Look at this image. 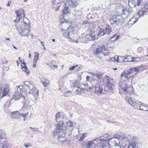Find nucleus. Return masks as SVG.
<instances>
[{
    "instance_id": "1",
    "label": "nucleus",
    "mask_w": 148,
    "mask_h": 148,
    "mask_svg": "<svg viewBox=\"0 0 148 148\" xmlns=\"http://www.w3.org/2000/svg\"><path fill=\"white\" fill-rule=\"evenodd\" d=\"M137 68H131L124 71L122 73L121 77L122 80L120 81L119 83V92L122 95L123 97L126 100L128 104L130 105L134 108L139 109L141 103L138 101H135V99L131 97L128 98V95L133 92V88L131 86H127L124 81H127L130 78L133 77L138 71Z\"/></svg>"
},
{
    "instance_id": "2",
    "label": "nucleus",
    "mask_w": 148,
    "mask_h": 148,
    "mask_svg": "<svg viewBox=\"0 0 148 148\" xmlns=\"http://www.w3.org/2000/svg\"><path fill=\"white\" fill-rule=\"evenodd\" d=\"M83 27L85 26L87 29H88V33L86 36V38L89 40H95V27L96 26L93 23H90L86 20H85L82 23Z\"/></svg>"
},
{
    "instance_id": "3",
    "label": "nucleus",
    "mask_w": 148,
    "mask_h": 148,
    "mask_svg": "<svg viewBox=\"0 0 148 148\" xmlns=\"http://www.w3.org/2000/svg\"><path fill=\"white\" fill-rule=\"evenodd\" d=\"M75 30V27L72 26H70L65 32L63 33V36L71 42L77 43L78 36L77 34L74 33Z\"/></svg>"
},
{
    "instance_id": "4",
    "label": "nucleus",
    "mask_w": 148,
    "mask_h": 148,
    "mask_svg": "<svg viewBox=\"0 0 148 148\" xmlns=\"http://www.w3.org/2000/svg\"><path fill=\"white\" fill-rule=\"evenodd\" d=\"M23 24L21 26L17 27V30L19 31L20 34L21 32L22 36L28 37L30 33V22L28 19H23Z\"/></svg>"
},
{
    "instance_id": "5",
    "label": "nucleus",
    "mask_w": 148,
    "mask_h": 148,
    "mask_svg": "<svg viewBox=\"0 0 148 148\" xmlns=\"http://www.w3.org/2000/svg\"><path fill=\"white\" fill-rule=\"evenodd\" d=\"M56 130L60 131L58 134V136L59 138L58 139L59 141L60 142L64 141V140H61L60 138H64L65 136L66 130V127L65 125L62 121H59L56 125Z\"/></svg>"
},
{
    "instance_id": "6",
    "label": "nucleus",
    "mask_w": 148,
    "mask_h": 148,
    "mask_svg": "<svg viewBox=\"0 0 148 148\" xmlns=\"http://www.w3.org/2000/svg\"><path fill=\"white\" fill-rule=\"evenodd\" d=\"M65 7L64 8L63 13L64 14H66L69 12V8H75L78 5V3L75 1L67 0L64 3Z\"/></svg>"
},
{
    "instance_id": "7",
    "label": "nucleus",
    "mask_w": 148,
    "mask_h": 148,
    "mask_svg": "<svg viewBox=\"0 0 148 148\" xmlns=\"http://www.w3.org/2000/svg\"><path fill=\"white\" fill-rule=\"evenodd\" d=\"M105 81L106 82V86L104 88L105 91L108 92L112 91L113 89L112 87L113 85V79L106 76Z\"/></svg>"
},
{
    "instance_id": "8",
    "label": "nucleus",
    "mask_w": 148,
    "mask_h": 148,
    "mask_svg": "<svg viewBox=\"0 0 148 148\" xmlns=\"http://www.w3.org/2000/svg\"><path fill=\"white\" fill-rule=\"evenodd\" d=\"M99 137V139L98 140L101 142L99 143L98 146L101 147L102 148H104L105 147L108 146L109 145V142L112 139V138H109L108 139H105V138L102 135Z\"/></svg>"
},
{
    "instance_id": "9",
    "label": "nucleus",
    "mask_w": 148,
    "mask_h": 148,
    "mask_svg": "<svg viewBox=\"0 0 148 148\" xmlns=\"http://www.w3.org/2000/svg\"><path fill=\"white\" fill-rule=\"evenodd\" d=\"M101 82H97L95 87V93L99 95H101L102 94H105L106 91H103V88L101 86Z\"/></svg>"
},
{
    "instance_id": "10",
    "label": "nucleus",
    "mask_w": 148,
    "mask_h": 148,
    "mask_svg": "<svg viewBox=\"0 0 148 148\" xmlns=\"http://www.w3.org/2000/svg\"><path fill=\"white\" fill-rule=\"evenodd\" d=\"M99 139V137H97L92 140L89 141L86 144V148H101L98 145L97 146L94 142V141L98 142Z\"/></svg>"
},
{
    "instance_id": "11",
    "label": "nucleus",
    "mask_w": 148,
    "mask_h": 148,
    "mask_svg": "<svg viewBox=\"0 0 148 148\" xmlns=\"http://www.w3.org/2000/svg\"><path fill=\"white\" fill-rule=\"evenodd\" d=\"M52 8L54 11H58L59 7L61 5V0H51Z\"/></svg>"
},
{
    "instance_id": "12",
    "label": "nucleus",
    "mask_w": 148,
    "mask_h": 148,
    "mask_svg": "<svg viewBox=\"0 0 148 148\" xmlns=\"http://www.w3.org/2000/svg\"><path fill=\"white\" fill-rule=\"evenodd\" d=\"M113 138H115L117 139V140H119L121 139V140H124V139H127L128 142H130L129 138H128V137H127L124 134H119L118 133L115 134L114 135V136L111 138L112 139Z\"/></svg>"
},
{
    "instance_id": "13",
    "label": "nucleus",
    "mask_w": 148,
    "mask_h": 148,
    "mask_svg": "<svg viewBox=\"0 0 148 148\" xmlns=\"http://www.w3.org/2000/svg\"><path fill=\"white\" fill-rule=\"evenodd\" d=\"M16 14L17 18H27L25 17L24 10L21 9L18 11H16Z\"/></svg>"
},
{
    "instance_id": "14",
    "label": "nucleus",
    "mask_w": 148,
    "mask_h": 148,
    "mask_svg": "<svg viewBox=\"0 0 148 148\" xmlns=\"http://www.w3.org/2000/svg\"><path fill=\"white\" fill-rule=\"evenodd\" d=\"M12 97L13 99L16 100H18L21 98L23 99L24 100L25 99L24 96L22 95L21 92L20 93L18 92H15L13 95Z\"/></svg>"
},
{
    "instance_id": "15",
    "label": "nucleus",
    "mask_w": 148,
    "mask_h": 148,
    "mask_svg": "<svg viewBox=\"0 0 148 148\" xmlns=\"http://www.w3.org/2000/svg\"><path fill=\"white\" fill-rule=\"evenodd\" d=\"M130 58L131 56H127V57L124 58L123 61L124 62H138L140 61V58L139 57H136V58H132L131 60H127L126 61H125L126 59H127L128 58Z\"/></svg>"
},
{
    "instance_id": "16",
    "label": "nucleus",
    "mask_w": 148,
    "mask_h": 148,
    "mask_svg": "<svg viewBox=\"0 0 148 148\" xmlns=\"http://www.w3.org/2000/svg\"><path fill=\"white\" fill-rule=\"evenodd\" d=\"M39 54L38 53L36 52L34 53V56L33 60V67H35L36 66L37 62L39 60Z\"/></svg>"
},
{
    "instance_id": "17",
    "label": "nucleus",
    "mask_w": 148,
    "mask_h": 148,
    "mask_svg": "<svg viewBox=\"0 0 148 148\" xmlns=\"http://www.w3.org/2000/svg\"><path fill=\"white\" fill-rule=\"evenodd\" d=\"M145 14V12L144 11H139L134 16L135 18H139L145 16H146L147 14Z\"/></svg>"
},
{
    "instance_id": "18",
    "label": "nucleus",
    "mask_w": 148,
    "mask_h": 148,
    "mask_svg": "<svg viewBox=\"0 0 148 148\" xmlns=\"http://www.w3.org/2000/svg\"><path fill=\"white\" fill-rule=\"evenodd\" d=\"M23 66L22 65H21V69H22L23 71L25 72L27 74H29V71L26 66V63L25 62H23Z\"/></svg>"
},
{
    "instance_id": "19",
    "label": "nucleus",
    "mask_w": 148,
    "mask_h": 148,
    "mask_svg": "<svg viewBox=\"0 0 148 148\" xmlns=\"http://www.w3.org/2000/svg\"><path fill=\"white\" fill-rule=\"evenodd\" d=\"M63 118V115L62 113L61 112H58L56 114V121L58 120H62Z\"/></svg>"
},
{
    "instance_id": "20",
    "label": "nucleus",
    "mask_w": 148,
    "mask_h": 148,
    "mask_svg": "<svg viewBox=\"0 0 148 148\" xmlns=\"http://www.w3.org/2000/svg\"><path fill=\"white\" fill-rule=\"evenodd\" d=\"M103 51V50H101V46H98L97 48L94 51V53L95 55H97L100 54Z\"/></svg>"
},
{
    "instance_id": "21",
    "label": "nucleus",
    "mask_w": 148,
    "mask_h": 148,
    "mask_svg": "<svg viewBox=\"0 0 148 148\" xmlns=\"http://www.w3.org/2000/svg\"><path fill=\"white\" fill-rule=\"evenodd\" d=\"M15 111H14L12 112V114L11 115V117L12 119H19L20 118V115H19L18 114H16V113H14V112H16Z\"/></svg>"
},
{
    "instance_id": "22",
    "label": "nucleus",
    "mask_w": 148,
    "mask_h": 148,
    "mask_svg": "<svg viewBox=\"0 0 148 148\" xmlns=\"http://www.w3.org/2000/svg\"><path fill=\"white\" fill-rule=\"evenodd\" d=\"M16 89L17 91L19 93L20 92H23L24 90V87L22 85L17 86H16Z\"/></svg>"
},
{
    "instance_id": "23",
    "label": "nucleus",
    "mask_w": 148,
    "mask_h": 148,
    "mask_svg": "<svg viewBox=\"0 0 148 148\" xmlns=\"http://www.w3.org/2000/svg\"><path fill=\"white\" fill-rule=\"evenodd\" d=\"M91 74L95 78H96L97 79H99L102 76V74L100 73H91Z\"/></svg>"
},
{
    "instance_id": "24",
    "label": "nucleus",
    "mask_w": 148,
    "mask_h": 148,
    "mask_svg": "<svg viewBox=\"0 0 148 148\" xmlns=\"http://www.w3.org/2000/svg\"><path fill=\"white\" fill-rule=\"evenodd\" d=\"M119 19H116V20H114V19H110V22L111 24L116 23L117 25L120 24H121L122 23H120V22L119 21Z\"/></svg>"
},
{
    "instance_id": "25",
    "label": "nucleus",
    "mask_w": 148,
    "mask_h": 148,
    "mask_svg": "<svg viewBox=\"0 0 148 148\" xmlns=\"http://www.w3.org/2000/svg\"><path fill=\"white\" fill-rule=\"evenodd\" d=\"M14 113H16V114H18L19 115H20V116H22L23 117H25L28 115L29 114L28 112H27L24 113H21L18 111H16V112H14Z\"/></svg>"
},
{
    "instance_id": "26",
    "label": "nucleus",
    "mask_w": 148,
    "mask_h": 148,
    "mask_svg": "<svg viewBox=\"0 0 148 148\" xmlns=\"http://www.w3.org/2000/svg\"><path fill=\"white\" fill-rule=\"evenodd\" d=\"M41 82L43 86L45 87L47 86L49 84V81L47 79H45V81H42Z\"/></svg>"
},
{
    "instance_id": "27",
    "label": "nucleus",
    "mask_w": 148,
    "mask_h": 148,
    "mask_svg": "<svg viewBox=\"0 0 148 148\" xmlns=\"http://www.w3.org/2000/svg\"><path fill=\"white\" fill-rule=\"evenodd\" d=\"M85 90L84 88H80L77 87V89L75 90V92L76 94H81L84 90Z\"/></svg>"
},
{
    "instance_id": "28",
    "label": "nucleus",
    "mask_w": 148,
    "mask_h": 148,
    "mask_svg": "<svg viewBox=\"0 0 148 148\" xmlns=\"http://www.w3.org/2000/svg\"><path fill=\"white\" fill-rule=\"evenodd\" d=\"M112 31V30L108 25L107 26V27L105 29V32L107 34H110Z\"/></svg>"
},
{
    "instance_id": "29",
    "label": "nucleus",
    "mask_w": 148,
    "mask_h": 148,
    "mask_svg": "<svg viewBox=\"0 0 148 148\" xmlns=\"http://www.w3.org/2000/svg\"><path fill=\"white\" fill-rule=\"evenodd\" d=\"M119 36H116V34L112 36V37H111L109 39V41L112 42H114L116 41L118 39V37Z\"/></svg>"
},
{
    "instance_id": "30",
    "label": "nucleus",
    "mask_w": 148,
    "mask_h": 148,
    "mask_svg": "<svg viewBox=\"0 0 148 148\" xmlns=\"http://www.w3.org/2000/svg\"><path fill=\"white\" fill-rule=\"evenodd\" d=\"M113 143L114 145L116 146H118L120 147H121V144L119 140H116L114 141Z\"/></svg>"
},
{
    "instance_id": "31",
    "label": "nucleus",
    "mask_w": 148,
    "mask_h": 148,
    "mask_svg": "<svg viewBox=\"0 0 148 148\" xmlns=\"http://www.w3.org/2000/svg\"><path fill=\"white\" fill-rule=\"evenodd\" d=\"M129 144L128 147V148H137L136 147L135 142H134L130 143L129 142Z\"/></svg>"
},
{
    "instance_id": "32",
    "label": "nucleus",
    "mask_w": 148,
    "mask_h": 148,
    "mask_svg": "<svg viewBox=\"0 0 148 148\" xmlns=\"http://www.w3.org/2000/svg\"><path fill=\"white\" fill-rule=\"evenodd\" d=\"M139 109L141 110L148 111V109H147V107L145 106L144 105H140L139 106Z\"/></svg>"
},
{
    "instance_id": "33",
    "label": "nucleus",
    "mask_w": 148,
    "mask_h": 148,
    "mask_svg": "<svg viewBox=\"0 0 148 148\" xmlns=\"http://www.w3.org/2000/svg\"><path fill=\"white\" fill-rule=\"evenodd\" d=\"M32 93L33 95L36 97H37L39 95V91L37 90L36 88L32 91Z\"/></svg>"
},
{
    "instance_id": "34",
    "label": "nucleus",
    "mask_w": 148,
    "mask_h": 148,
    "mask_svg": "<svg viewBox=\"0 0 148 148\" xmlns=\"http://www.w3.org/2000/svg\"><path fill=\"white\" fill-rule=\"evenodd\" d=\"M87 134L88 133H82L79 139V141H82L84 138L86 136Z\"/></svg>"
},
{
    "instance_id": "35",
    "label": "nucleus",
    "mask_w": 148,
    "mask_h": 148,
    "mask_svg": "<svg viewBox=\"0 0 148 148\" xmlns=\"http://www.w3.org/2000/svg\"><path fill=\"white\" fill-rule=\"evenodd\" d=\"M121 16L117 13H115L114 14L112 18H121Z\"/></svg>"
},
{
    "instance_id": "36",
    "label": "nucleus",
    "mask_w": 148,
    "mask_h": 148,
    "mask_svg": "<svg viewBox=\"0 0 148 148\" xmlns=\"http://www.w3.org/2000/svg\"><path fill=\"white\" fill-rule=\"evenodd\" d=\"M72 94V92L70 90L66 91L64 93V97H68Z\"/></svg>"
},
{
    "instance_id": "37",
    "label": "nucleus",
    "mask_w": 148,
    "mask_h": 148,
    "mask_svg": "<svg viewBox=\"0 0 148 148\" xmlns=\"http://www.w3.org/2000/svg\"><path fill=\"white\" fill-rule=\"evenodd\" d=\"M105 33V32L103 29H100L99 30L98 35L99 36H103Z\"/></svg>"
},
{
    "instance_id": "38",
    "label": "nucleus",
    "mask_w": 148,
    "mask_h": 148,
    "mask_svg": "<svg viewBox=\"0 0 148 148\" xmlns=\"http://www.w3.org/2000/svg\"><path fill=\"white\" fill-rule=\"evenodd\" d=\"M9 92V90L7 88H5L3 90V96H5Z\"/></svg>"
},
{
    "instance_id": "39",
    "label": "nucleus",
    "mask_w": 148,
    "mask_h": 148,
    "mask_svg": "<svg viewBox=\"0 0 148 148\" xmlns=\"http://www.w3.org/2000/svg\"><path fill=\"white\" fill-rule=\"evenodd\" d=\"M142 1V0H137V5L138 6H139L140 5V3ZM134 2V1H133V2H131V1H129V4L130 5V4L131 3H132L134 5V6L135 7V6L136 5V4H135L133 3Z\"/></svg>"
},
{
    "instance_id": "40",
    "label": "nucleus",
    "mask_w": 148,
    "mask_h": 148,
    "mask_svg": "<svg viewBox=\"0 0 148 148\" xmlns=\"http://www.w3.org/2000/svg\"><path fill=\"white\" fill-rule=\"evenodd\" d=\"M28 87L29 90L32 91H33V90H34L36 88L32 84H30Z\"/></svg>"
},
{
    "instance_id": "41",
    "label": "nucleus",
    "mask_w": 148,
    "mask_h": 148,
    "mask_svg": "<svg viewBox=\"0 0 148 148\" xmlns=\"http://www.w3.org/2000/svg\"><path fill=\"white\" fill-rule=\"evenodd\" d=\"M134 20V19H130L128 22V23L130 24H133L138 21V19H135V21Z\"/></svg>"
},
{
    "instance_id": "42",
    "label": "nucleus",
    "mask_w": 148,
    "mask_h": 148,
    "mask_svg": "<svg viewBox=\"0 0 148 148\" xmlns=\"http://www.w3.org/2000/svg\"><path fill=\"white\" fill-rule=\"evenodd\" d=\"M60 22L61 24H62L64 23H69L70 21H68L66 19H60Z\"/></svg>"
},
{
    "instance_id": "43",
    "label": "nucleus",
    "mask_w": 148,
    "mask_h": 148,
    "mask_svg": "<svg viewBox=\"0 0 148 148\" xmlns=\"http://www.w3.org/2000/svg\"><path fill=\"white\" fill-rule=\"evenodd\" d=\"M78 82L77 81H74L71 83L73 86L75 87H78Z\"/></svg>"
},
{
    "instance_id": "44",
    "label": "nucleus",
    "mask_w": 148,
    "mask_h": 148,
    "mask_svg": "<svg viewBox=\"0 0 148 148\" xmlns=\"http://www.w3.org/2000/svg\"><path fill=\"white\" fill-rule=\"evenodd\" d=\"M67 124L68 126L70 127H72L73 126V122L70 121H69L67 122Z\"/></svg>"
},
{
    "instance_id": "45",
    "label": "nucleus",
    "mask_w": 148,
    "mask_h": 148,
    "mask_svg": "<svg viewBox=\"0 0 148 148\" xmlns=\"http://www.w3.org/2000/svg\"><path fill=\"white\" fill-rule=\"evenodd\" d=\"M30 128L31 130L33 132L39 131V128H38L32 127H30Z\"/></svg>"
},
{
    "instance_id": "46",
    "label": "nucleus",
    "mask_w": 148,
    "mask_h": 148,
    "mask_svg": "<svg viewBox=\"0 0 148 148\" xmlns=\"http://www.w3.org/2000/svg\"><path fill=\"white\" fill-rule=\"evenodd\" d=\"M101 50H103V51H106L108 50V47L105 46V45H103L102 46H101Z\"/></svg>"
},
{
    "instance_id": "47",
    "label": "nucleus",
    "mask_w": 148,
    "mask_h": 148,
    "mask_svg": "<svg viewBox=\"0 0 148 148\" xmlns=\"http://www.w3.org/2000/svg\"><path fill=\"white\" fill-rule=\"evenodd\" d=\"M1 133L0 135H1V136H1V137H0V138H5V132H4V131L2 130V132L1 133Z\"/></svg>"
},
{
    "instance_id": "48",
    "label": "nucleus",
    "mask_w": 148,
    "mask_h": 148,
    "mask_svg": "<svg viewBox=\"0 0 148 148\" xmlns=\"http://www.w3.org/2000/svg\"><path fill=\"white\" fill-rule=\"evenodd\" d=\"M60 131L56 130V129L55 130H54V132L53 134V136H56L58 134L60 133Z\"/></svg>"
},
{
    "instance_id": "49",
    "label": "nucleus",
    "mask_w": 148,
    "mask_h": 148,
    "mask_svg": "<svg viewBox=\"0 0 148 148\" xmlns=\"http://www.w3.org/2000/svg\"><path fill=\"white\" fill-rule=\"evenodd\" d=\"M144 9L146 12L148 11V4H145L144 7Z\"/></svg>"
},
{
    "instance_id": "50",
    "label": "nucleus",
    "mask_w": 148,
    "mask_h": 148,
    "mask_svg": "<svg viewBox=\"0 0 148 148\" xmlns=\"http://www.w3.org/2000/svg\"><path fill=\"white\" fill-rule=\"evenodd\" d=\"M24 145L26 148L29 147H32V144L30 143H28L26 144H25Z\"/></svg>"
},
{
    "instance_id": "51",
    "label": "nucleus",
    "mask_w": 148,
    "mask_h": 148,
    "mask_svg": "<svg viewBox=\"0 0 148 148\" xmlns=\"http://www.w3.org/2000/svg\"><path fill=\"white\" fill-rule=\"evenodd\" d=\"M143 49L141 47H139L137 49V52L139 53H141L143 51Z\"/></svg>"
},
{
    "instance_id": "52",
    "label": "nucleus",
    "mask_w": 148,
    "mask_h": 148,
    "mask_svg": "<svg viewBox=\"0 0 148 148\" xmlns=\"http://www.w3.org/2000/svg\"><path fill=\"white\" fill-rule=\"evenodd\" d=\"M30 83L29 82L26 81L24 82V84L27 87H28L29 85L30 84Z\"/></svg>"
},
{
    "instance_id": "53",
    "label": "nucleus",
    "mask_w": 148,
    "mask_h": 148,
    "mask_svg": "<svg viewBox=\"0 0 148 148\" xmlns=\"http://www.w3.org/2000/svg\"><path fill=\"white\" fill-rule=\"evenodd\" d=\"M122 12L123 14L125 15V14L128 13V11L126 9H124L122 10Z\"/></svg>"
},
{
    "instance_id": "54",
    "label": "nucleus",
    "mask_w": 148,
    "mask_h": 148,
    "mask_svg": "<svg viewBox=\"0 0 148 148\" xmlns=\"http://www.w3.org/2000/svg\"><path fill=\"white\" fill-rule=\"evenodd\" d=\"M77 66V65H75V66H70L69 68V69L70 70H72L75 68Z\"/></svg>"
},
{
    "instance_id": "55",
    "label": "nucleus",
    "mask_w": 148,
    "mask_h": 148,
    "mask_svg": "<svg viewBox=\"0 0 148 148\" xmlns=\"http://www.w3.org/2000/svg\"><path fill=\"white\" fill-rule=\"evenodd\" d=\"M84 87H85L86 90H87V88H88V85L87 83H85L84 84Z\"/></svg>"
},
{
    "instance_id": "56",
    "label": "nucleus",
    "mask_w": 148,
    "mask_h": 148,
    "mask_svg": "<svg viewBox=\"0 0 148 148\" xmlns=\"http://www.w3.org/2000/svg\"><path fill=\"white\" fill-rule=\"evenodd\" d=\"M110 53V52L109 51H107L106 52H104L103 53V54L104 55V56H106L109 55Z\"/></svg>"
},
{
    "instance_id": "57",
    "label": "nucleus",
    "mask_w": 148,
    "mask_h": 148,
    "mask_svg": "<svg viewBox=\"0 0 148 148\" xmlns=\"http://www.w3.org/2000/svg\"><path fill=\"white\" fill-rule=\"evenodd\" d=\"M103 136L105 138V139H106V138L108 137L109 136V135L108 134H106Z\"/></svg>"
},
{
    "instance_id": "58",
    "label": "nucleus",
    "mask_w": 148,
    "mask_h": 148,
    "mask_svg": "<svg viewBox=\"0 0 148 148\" xmlns=\"http://www.w3.org/2000/svg\"><path fill=\"white\" fill-rule=\"evenodd\" d=\"M20 19H15V20H14V22H18V23L20 21Z\"/></svg>"
},
{
    "instance_id": "59",
    "label": "nucleus",
    "mask_w": 148,
    "mask_h": 148,
    "mask_svg": "<svg viewBox=\"0 0 148 148\" xmlns=\"http://www.w3.org/2000/svg\"><path fill=\"white\" fill-rule=\"evenodd\" d=\"M90 77L88 76H87L86 77V79L87 81H88L90 79Z\"/></svg>"
},
{
    "instance_id": "60",
    "label": "nucleus",
    "mask_w": 148,
    "mask_h": 148,
    "mask_svg": "<svg viewBox=\"0 0 148 148\" xmlns=\"http://www.w3.org/2000/svg\"><path fill=\"white\" fill-rule=\"evenodd\" d=\"M11 3V2L10 1H8V4H7L6 5L7 6H10V4Z\"/></svg>"
},
{
    "instance_id": "61",
    "label": "nucleus",
    "mask_w": 148,
    "mask_h": 148,
    "mask_svg": "<svg viewBox=\"0 0 148 148\" xmlns=\"http://www.w3.org/2000/svg\"><path fill=\"white\" fill-rule=\"evenodd\" d=\"M41 44L43 46H45L44 44V42H42V41H41Z\"/></svg>"
},
{
    "instance_id": "62",
    "label": "nucleus",
    "mask_w": 148,
    "mask_h": 148,
    "mask_svg": "<svg viewBox=\"0 0 148 148\" xmlns=\"http://www.w3.org/2000/svg\"><path fill=\"white\" fill-rule=\"evenodd\" d=\"M19 62L23 64V62H24L23 60H20Z\"/></svg>"
},
{
    "instance_id": "63",
    "label": "nucleus",
    "mask_w": 148,
    "mask_h": 148,
    "mask_svg": "<svg viewBox=\"0 0 148 148\" xmlns=\"http://www.w3.org/2000/svg\"><path fill=\"white\" fill-rule=\"evenodd\" d=\"M53 66L54 67L56 68H57L58 67V66L56 65H53Z\"/></svg>"
},
{
    "instance_id": "64",
    "label": "nucleus",
    "mask_w": 148,
    "mask_h": 148,
    "mask_svg": "<svg viewBox=\"0 0 148 148\" xmlns=\"http://www.w3.org/2000/svg\"><path fill=\"white\" fill-rule=\"evenodd\" d=\"M88 88H89V91H91V90L92 89V88L91 87H88Z\"/></svg>"
}]
</instances>
